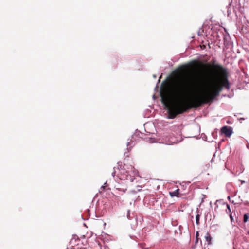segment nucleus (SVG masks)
Wrapping results in <instances>:
<instances>
[{"label":"nucleus","mask_w":249,"mask_h":249,"mask_svg":"<svg viewBox=\"0 0 249 249\" xmlns=\"http://www.w3.org/2000/svg\"><path fill=\"white\" fill-rule=\"evenodd\" d=\"M215 71L203 74V88L199 94H195L187 102L172 103L173 99H180L189 95L194 87V82L186 78H177L171 81L160 91L161 102L167 108L169 118L174 119L191 108H197L204 104L212 103L218 96L224 87L229 89L228 73L225 68L219 64H213Z\"/></svg>","instance_id":"1"},{"label":"nucleus","mask_w":249,"mask_h":249,"mask_svg":"<svg viewBox=\"0 0 249 249\" xmlns=\"http://www.w3.org/2000/svg\"><path fill=\"white\" fill-rule=\"evenodd\" d=\"M126 167L127 169L125 164L123 165L121 163H118L117 167H114V171L112 173L113 176H114L116 174V169H118L119 173L117 174V175L119 177L120 179L124 180H134L135 179V177L131 175L130 174V172L133 171L134 168L132 166H129V167L127 166Z\"/></svg>","instance_id":"2"},{"label":"nucleus","mask_w":249,"mask_h":249,"mask_svg":"<svg viewBox=\"0 0 249 249\" xmlns=\"http://www.w3.org/2000/svg\"><path fill=\"white\" fill-rule=\"evenodd\" d=\"M221 132L227 137H230L233 133L232 128L229 126L222 127L221 129Z\"/></svg>","instance_id":"3"},{"label":"nucleus","mask_w":249,"mask_h":249,"mask_svg":"<svg viewBox=\"0 0 249 249\" xmlns=\"http://www.w3.org/2000/svg\"><path fill=\"white\" fill-rule=\"evenodd\" d=\"M196 65L202 68H207L210 67V65L208 64H204L200 61L196 62Z\"/></svg>","instance_id":"4"},{"label":"nucleus","mask_w":249,"mask_h":249,"mask_svg":"<svg viewBox=\"0 0 249 249\" xmlns=\"http://www.w3.org/2000/svg\"><path fill=\"white\" fill-rule=\"evenodd\" d=\"M205 238L206 239V241L207 242L208 245L211 244V240H212V237L210 233L207 232L205 236Z\"/></svg>","instance_id":"5"},{"label":"nucleus","mask_w":249,"mask_h":249,"mask_svg":"<svg viewBox=\"0 0 249 249\" xmlns=\"http://www.w3.org/2000/svg\"><path fill=\"white\" fill-rule=\"evenodd\" d=\"M179 194V189H177L175 191L170 192V195L171 196H178Z\"/></svg>","instance_id":"6"},{"label":"nucleus","mask_w":249,"mask_h":249,"mask_svg":"<svg viewBox=\"0 0 249 249\" xmlns=\"http://www.w3.org/2000/svg\"><path fill=\"white\" fill-rule=\"evenodd\" d=\"M249 218L248 214H245L244 215L243 217V222L246 223L248 221Z\"/></svg>","instance_id":"7"},{"label":"nucleus","mask_w":249,"mask_h":249,"mask_svg":"<svg viewBox=\"0 0 249 249\" xmlns=\"http://www.w3.org/2000/svg\"><path fill=\"white\" fill-rule=\"evenodd\" d=\"M199 218H200V215L197 214L196 216V221L197 225H199Z\"/></svg>","instance_id":"8"},{"label":"nucleus","mask_w":249,"mask_h":249,"mask_svg":"<svg viewBox=\"0 0 249 249\" xmlns=\"http://www.w3.org/2000/svg\"><path fill=\"white\" fill-rule=\"evenodd\" d=\"M226 207L227 209H226V212L227 213H231V210L230 207V206L228 204H226Z\"/></svg>","instance_id":"9"},{"label":"nucleus","mask_w":249,"mask_h":249,"mask_svg":"<svg viewBox=\"0 0 249 249\" xmlns=\"http://www.w3.org/2000/svg\"><path fill=\"white\" fill-rule=\"evenodd\" d=\"M198 236H199V233H198V232L197 231L196 232V242H198Z\"/></svg>","instance_id":"10"},{"label":"nucleus","mask_w":249,"mask_h":249,"mask_svg":"<svg viewBox=\"0 0 249 249\" xmlns=\"http://www.w3.org/2000/svg\"><path fill=\"white\" fill-rule=\"evenodd\" d=\"M130 216V211L128 210L127 212V217L129 218Z\"/></svg>","instance_id":"11"},{"label":"nucleus","mask_w":249,"mask_h":249,"mask_svg":"<svg viewBox=\"0 0 249 249\" xmlns=\"http://www.w3.org/2000/svg\"><path fill=\"white\" fill-rule=\"evenodd\" d=\"M230 216L231 220L232 221L233 220V218L231 214L230 215Z\"/></svg>","instance_id":"12"},{"label":"nucleus","mask_w":249,"mask_h":249,"mask_svg":"<svg viewBox=\"0 0 249 249\" xmlns=\"http://www.w3.org/2000/svg\"><path fill=\"white\" fill-rule=\"evenodd\" d=\"M248 234L249 235V231L248 232Z\"/></svg>","instance_id":"13"}]
</instances>
